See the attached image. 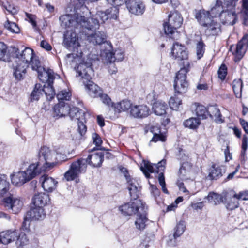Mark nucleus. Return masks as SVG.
<instances>
[{"label": "nucleus", "mask_w": 248, "mask_h": 248, "mask_svg": "<svg viewBox=\"0 0 248 248\" xmlns=\"http://www.w3.org/2000/svg\"><path fill=\"white\" fill-rule=\"evenodd\" d=\"M18 231L16 230H7L0 233V243L7 245L14 241L17 237Z\"/></svg>", "instance_id": "obj_28"}, {"label": "nucleus", "mask_w": 248, "mask_h": 248, "mask_svg": "<svg viewBox=\"0 0 248 248\" xmlns=\"http://www.w3.org/2000/svg\"><path fill=\"white\" fill-rule=\"evenodd\" d=\"M71 93L66 90H62L59 92L57 94V98L60 101H64L69 100L71 98Z\"/></svg>", "instance_id": "obj_49"}, {"label": "nucleus", "mask_w": 248, "mask_h": 248, "mask_svg": "<svg viewBox=\"0 0 248 248\" xmlns=\"http://www.w3.org/2000/svg\"><path fill=\"white\" fill-rule=\"evenodd\" d=\"M238 0H223L224 9L220 13V20L223 24L233 25L237 21L236 3Z\"/></svg>", "instance_id": "obj_5"}, {"label": "nucleus", "mask_w": 248, "mask_h": 248, "mask_svg": "<svg viewBox=\"0 0 248 248\" xmlns=\"http://www.w3.org/2000/svg\"><path fill=\"white\" fill-rule=\"evenodd\" d=\"M7 54V46L3 42H0V60L5 61Z\"/></svg>", "instance_id": "obj_51"}, {"label": "nucleus", "mask_w": 248, "mask_h": 248, "mask_svg": "<svg viewBox=\"0 0 248 248\" xmlns=\"http://www.w3.org/2000/svg\"><path fill=\"white\" fill-rule=\"evenodd\" d=\"M126 7L130 13L136 16L142 15L145 10L143 3L138 0H128L126 2Z\"/></svg>", "instance_id": "obj_17"}, {"label": "nucleus", "mask_w": 248, "mask_h": 248, "mask_svg": "<svg viewBox=\"0 0 248 248\" xmlns=\"http://www.w3.org/2000/svg\"><path fill=\"white\" fill-rule=\"evenodd\" d=\"M26 16L29 19V22L32 25L34 29H36L37 24L35 20V16L32 14L26 13Z\"/></svg>", "instance_id": "obj_62"}, {"label": "nucleus", "mask_w": 248, "mask_h": 248, "mask_svg": "<svg viewBox=\"0 0 248 248\" xmlns=\"http://www.w3.org/2000/svg\"><path fill=\"white\" fill-rule=\"evenodd\" d=\"M54 73H51L47 76L46 80L43 82H46L44 85L43 88H42V92L45 94L47 100H51L55 95V90L53 86V81L55 79Z\"/></svg>", "instance_id": "obj_16"}, {"label": "nucleus", "mask_w": 248, "mask_h": 248, "mask_svg": "<svg viewBox=\"0 0 248 248\" xmlns=\"http://www.w3.org/2000/svg\"><path fill=\"white\" fill-rule=\"evenodd\" d=\"M54 154L48 147H42L38 153V161L31 164L26 170L19 171L11 175L12 183L16 186H21L34 178L42 171L54 167L55 163L51 162Z\"/></svg>", "instance_id": "obj_1"}, {"label": "nucleus", "mask_w": 248, "mask_h": 248, "mask_svg": "<svg viewBox=\"0 0 248 248\" xmlns=\"http://www.w3.org/2000/svg\"><path fill=\"white\" fill-rule=\"evenodd\" d=\"M40 182L44 190L47 192H52L56 189L58 184V182L54 178L46 175L42 176Z\"/></svg>", "instance_id": "obj_23"}, {"label": "nucleus", "mask_w": 248, "mask_h": 248, "mask_svg": "<svg viewBox=\"0 0 248 248\" xmlns=\"http://www.w3.org/2000/svg\"><path fill=\"white\" fill-rule=\"evenodd\" d=\"M2 204L7 209L11 210L14 214L18 213L23 205L20 199L14 198L12 195L4 198L2 201Z\"/></svg>", "instance_id": "obj_12"}, {"label": "nucleus", "mask_w": 248, "mask_h": 248, "mask_svg": "<svg viewBox=\"0 0 248 248\" xmlns=\"http://www.w3.org/2000/svg\"><path fill=\"white\" fill-rule=\"evenodd\" d=\"M40 46L47 51H50L52 49L51 46L46 40H42L41 42Z\"/></svg>", "instance_id": "obj_64"}, {"label": "nucleus", "mask_w": 248, "mask_h": 248, "mask_svg": "<svg viewBox=\"0 0 248 248\" xmlns=\"http://www.w3.org/2000/svg\"><path fill=\"white\" fill-rule=\"evenodd\" d=\"M4 26L5 28L12 33H19L20 32V29L18 26L15 22L7 20L4 23Z\"/></svg>", "instance_id": "obj_45"}, {"label": "nucleus", "mask_w": 248, "mask_h": 248, "mask_svg": "<svg viewBox=\"0 0 248 248\" xmlns=\"http://www.w3.org/2000/svg\"><path fill=\"white\" fill-rule=\"evenodd\" d=\"M69 108L70 106L68 103L64 101H60L57 104L54 106L53 110L55 115L54 117L59 118L68 115Z\"/></svg>", "instance_id": "obj_27"}, {"label": "nucleus", "mask_w": 248, "mask_h": 248, "mask_svg": "<svg viewBox=\"0 0 248 248\" xmlns=\"http://www.w3.org/2000/svg\"><path fill=\"white\" fill-rule=\"evenodd\" d=\"M9 183L6 175L0 174V197L3 196L9 190Z\"/></svg>", "instance_id": "obj_36"}, {"label": "nucleus", "mask_w": 248, "mask_h": 248, "mask_svg": "<svg viewBox=\"0 0 248 248\" xmlns=\"http://www.w3.org/2000/svg\"><path fill=\"white\" fill-rule=\"evenodd\" d=\"M42 86L40 84H36L30 95V101L33 102L39 100L42 94Z\"/></svg>", "instance_id": "obj_44"}, {"label": "nucleus", "mask_w": 248, "mask_h": 248, "mask_svg": "<svg viewBox=\"0 0 248 248\" xmlns=\"http://www.w3.org/2000/svg\"><path fill=\"white\" fill-rule=\"evenodd\" d=\"M84 122H85V120L84 121H78V130L81 136L84 135L87 131V127L84 124Z\"/></svg>", "instance_id": "obj_56"}, {"label": "nucleus", "mask_w": 248, "mask_h": 248, "mask_svg": "<svg viewBox=\"0 0 248 248\" xmlns=\"http://www.w3.org/2000/svg\"><path fill=\"white\" fill-rule=\"evenodd\" d=\"M92 139L93 143L95 144L97 147L101 146L102 143V140L100 136L96 133H93L92 134Z\"/></svg>", "instance_id": "obj_57"}, {"label": "nucleus", "mask_w": 248, "mask_h": 248, "mask_svg": "<svg viewBox=\"0 0 248 248\" xmlns=\"http://www.w3.org/2000/svg\"><path fill=\"white\" fill-rule=\"evenodd\" d=\"M46 213L43 208L34 206L31 207L26 213V218L32 220H43L46 217Z\"/></svg>", "instance_id": "obj_21"}, {"label": "nucleus", "mask_w": 248, "mask_h": 248, "mask_svg": "<svg viewBox=\"0 0 248 248\" xmlns=\"http://www.w3.org/2000/svg\"><path fill=\"white\" fill-rule=\"evenodd\" d=\"M232 86L235 97L238 98H241L243 88L242 80L241 79H234L232 82Z\"/></svg>", "instance_id": "obj_39"}, {"label": "nucleus", "mask_w": 248, "mask_h": 248, "mask_svg": "<svg viewBox=\"0 0 248 248\" xmlns=\"http://www.w3.org/2000/svg\"><path fill=\"white\" fill-rule=\"evenodd\" d=\"M68 114L72 120L75 119L78 121H84L86 115L82 110L75 107L69 108Z\"/></svg>", "instance_id": "obj_32"}, {"label": "nucleus", "mask_w": 248, "mask_h": 248, "mask_svg": "<svg viewBox=\"0 0 248 248\" xmlns=\"http://www.w3.org/2000/svg\"><path fill=\"white\" fill-rule=\"evenodd\" d=\"M207 109V117L209 116L212 119L214 118L217 123L223 122V120L221 118L222 115L220 110L217 105L209 106Z\"/></svg>", "instance_id": "obj_33"}, {"label": "nucleus", "mask_w": 248, "mask_h": 248, "mask_svg": "<svg viewBox=\"0 0 248 248\" xmlns=\"http://www.w3.org/2000/svg\"><path fill=\"white\" fill-rule=\"evenodd\" d=\"M183 23V18L177 11L171 12L168 16V21L163 23L165 33L173 38L172 35Z\"/></svg>", "instance_id": "obj_7"}, {"label": "nucleus", "mask_w": 248, "mask_h": 248, "mask_svg": "<svg viewBox=\"0 0 248 248\" xmlns=\"http://www.w3.org/2000/svg\"><path fill=\"white\" fill-rule=\"evenodd\" d=\"M124 173V177L126 180L128 185L127 188L129 192L131 200H140L138 198L140 193L141 187L140 186L138 181L135 179L131 177L127 170Z\"/></svg>", "instance_id": "obj_11"}, {"label": "nucleus", "mask_w": 248, "mask_h": 248, "mask_svg": "<svg viewBox=\"0 0 248 248\" xmlns=\"http://www.w3.org/2000/svg\"><path fill=\"white\" fill-rule=\"evenodd\" d=\"M205 33L207 36L217 35L221 32L220 24L213 20L209 24L205 26Z\"/></svg>", "instance_id": "obj_30"}, {"label": "nucleus", "mask_w": 248, "mask_h": 248, "mask_svg": "<svg viewBox=\"0 0 248 248\" xmlns=\"http://www.w3.org/2000/svg\"><path fill=\"white\" fill-rule=\"evenodd\" d=\"M144 206L141 200L131 199L129 202L119 206V210L124 216H132L137 213Z\"/></svg>", "instance_id": "obj_9"}, {"label": "nucleus", "mask_w": 248, "mask_h": 248, "mask_svg": "<svg viewBox=\"0 0 248 248\" xmlns=\"http://www.w3.org/2000/svg\"><path fill=\"white\" fill-rule=\"evenodd\" d=\"M201 123L200 120L196 118H190L184 122V125L186 127L191 129H197Z\"/></svg>", "instance_id": "obj_43"}, {"label": "nucleus", "mask_w": 248, "mask_h": 248, "mask_svg": "<svg viewBox=\"0 0 248 248\" xmlns=\"http://www.w3.org/2000/svg\"><path fill=\"white\" fill-rule=\"evenodd\" d=\"M34 56L33 49L29 47L24 48L21 52L18 48H15L14 57L17 59V65L14 69V75L16 79L20 80L24 78L29 62Z\"/></svg>", "instance_id": "obj_2"}, {"label": "nucleus", "mask_w": 248, "mask_h": 248, "mask_svg": "<svg viewBox=\"0 0 248 248\" xmlns=\"http://www.w3.org/2000/svg\"><path fill=\"white\" fill-rule=\"evenodd\" d=\"M195 16L199 24L204 27L213 20L211 16L210 11H205V10L197 11Z\"/></svg>", "instance_id": "obj_26"}, {"label": "nucleus", "mask_w": 248, "mask_h": 248, "mask_svg": "<svg viewBox=\"0 0 248 248\" xmlns=\"http://www.w3.org/2000/svg\"><path fill=\"white\" fill-rule=\"evenodd\" d=\"M147 209V208L144 206L137 213V218L135 224L137 229L140 231H143L145 229L146 226V223L148 221Z\"/></svg>", "instance_id": "obj_25"}, {"label": "nucleus", "mask_w": 248, "mask_h": 248, "mask_svg": "<svg viewBox=\"0 0 248 248\" xmlns=\"http://www.w3.org/2000/svg\"><path fill=\"white\" fill-rule=\"evenodd\" d=\"M78 76L87 80L84 82L86 87L88 90L89 94L93 97H98L103 92L102 89L96 84L91 81L92 76L94 75V71L90 63H81L77 68Z\"/></svg>", "instance_id": "obj_3"}, {"label": "nucleus", "mask_w": 248, "mask_h": 248, "mask_svg": "<svg viewBox=\"0 0 248 248\" xmlns=\"http://www.w3.org/2000/svg\"><path fill=\"white\" fill-rule=\"evenodd\" d=\"M186 229L185 222L183 220H180L176 225L174 229L173 237L176 239L183 234Z\"/></svg>", "instance_id": "obj_42"}, {"label": "nucleus", "mask_w": 248, "mask_h": 248, "mask_svg": "<svg viewBox=\"0 0 248 248\" xmlns=\"http://www.w3.org/2000/svg\"><path fill=\"white\" fill-rule=\"evenodd\" d=\"M171 54L173 57L178 61H183V67L184 63L186 64L188 57V51L185 46L176 42L173 44L171 48Z\"/></svg>", "instance_id": "obj_13"}, {"label": "nucleus", "mask_w": 248, "mask_h": 248, "mask_svg": "<svg viewBox=\"0 0 248 248\" xmlns=\"http://www.w3.org/2000/svg\"><path fill=\"white\" fill-rule=\"evenodd\" d=\"M119 9L116 6L111 7L104 11H98L97 16L102 23L110 19H117L119 15Z\"/></svg>", "instance_id": "obj_18"}, {"label": "nucleus", "mask_w": 248, "mask_h": 248, "mask_svg": "<svg viewBox=\"0 0 248 248\" xmlns=\"http://www.w3.org/2000/svg\"><path fill=\"white\" fill-rule=\"evenodd\" d=\"M87 13H84L83 14L84 15V20L85 22H86V25H82V29H81V31L84 32H93V31H95L96 29H99L100 26L99 21L98 18L99 19V16H97V14H96V17L93 18L92 17L90 19H87L85 17V16L86 15Z\"/></svg>", "instance_id": "obj_20"}, {"label": "nucleus", "mask_w": 248, "mask_h": 248, "mask_svg": "<svg viewBox=\"0 0 248 248\" xmlns=\"http://www.w3.org/2000/svg\"><path fill=\"white\" fill-rule=\"evenodd\" d=\"M182 104V100L176 94L171 97L169 100V105L170 108L173 110H177Z\"/></svg>", "instance_id": "obj_46"}, {"label": "nucleus", "mask_w": 248, "mask_h": 248, "mask_svg": "<svg viewBox=\"0 0 248 248\" xmlns=\"http://www.w3.org/2000/svg\"><path fill=\"white\" fill-rule=\"evenodd\" d=\"M77 42L76 33L67 32L64 35L63 44L67 48L73 46Z\"/></svg>", "instance_id": "obj_38"}, {"label": "nucleus", "mask_w": 248, "mask_h": 248, "mask_svg": "<svg viewBox=\"0 0 248 248\" xmlns=\"http://www.w3.org/2000/svg\"><path fill=\"white\" fill-rule=\"evenodd\" d=\"M166 164V160H162L157 164H155V167L156 169V173H159L163 171L165 169V165Z\"/></svg>", "instance_id": "obj_58"}, {"label": "nucleus", "mask_w": 248, "mask_h": 248, "mask_svg": "<svg viewBox=\"0 0 248 248\" xmlns=\"http://www.w3.org/2000/svg\"><path fill=\"white\" fill-rule=\"evenodd\" d=\"M218 78L223 80L227 74V68L224 64H222L218 70Z\"/></svg>", "instance_id": "obj_53"}, {"label": "nucleus", "mask_w": 248, "mask_h": 248, "mask_svg": "<svg viewBox=\"0 0 248 248\" xmlns=\"http://www.w3.org/2000/svg\"><path fill=\"white\" fill-rule=\"evenodd\" d=\"M189 70V62H186V64L184 63V67L176 73L173 85L175 93L182 94L187 91L188 83L186 80V74Z\"/></svg>", "instance_id": "obj_6"}, {"label": "nucleus", "mask_w": 248, "mask_h": 248, "mask_svg": "<svg viewBox=\"0 0 248 248\" xmlns=\"http://www.w3.org/2000/svg\"><path fill=\"white\" fill-rule=\"evenodd\" d=\"M150 131L153 134V137L150 142H156L159 141L164 142L166 140L165 134L161 132V129L159 126L157 125L152 126Z\"/></svg>", "instance_id": "obj_31"}, {"label": "nucleus", "mask_w": 248, "mask_h": 248, "mask_svg": "<svg viewBox=\"0 0 248 248\" xmlns=\"http://www.w3.org/2000/svg\"><path fill=\"white\" fill-rule=\"evenodd\" d=\"M107 1L113 6L118 7L128 2V0H107Z\"/></svg>", "instance_id": "obj_60"}, {"label": "nucleus", "mask_w": 248, "mask_h": 248, "mask_svg": "<svg viewBox=\"0 0 248 248\" xmlns=\"http://www.w3.org/2000/svg\"><path fill=\"white\" fill-rule=\"evenodd\" d=\"M0 4L9 14H14L16 13V9L8 2L4 3L0 0Z\"/></svg>", "instance_id": "obj_52"}, {"label": "nucleus", "mask_w": 248, "mask_h": 248, "mask_svg": "<svg viewBox=\"0 0 248 248\" xmlns=\"http://www.w3.org/2000/svg\"><path fill=\"white\" fill-rule=\"evenodd\" d=\"M98 97L100 98V99L104 104H106L108 107H112L114 108V106L115 104L111 101V99L108 95L106 94H103L102 92L100 95H98Z\"/></svg>", "instance_id": "obj_50"}, {"label": "nucleus", "mask_w": 248, "mask_h": 248, "mask_svg": "<svg viewBox=\"0 0 248 248\" xmlns=\"http://www.w3.org/2000/svg\"><path fill=\"white\" fill-rule=\"evenodd\" d=\"M234 197L236 199L244 201L248 200V190L240 192L238 194H235Z\"/></svg>", "instance_id": "obj_59"}, {"label": "nucleus", "mask_w": 248, "mask_h": 248, "mask_svg": "<svg viewBox=\"0 0 248 248\" xmlns=\"http://www.w3.org/2000/svg\"><path fill=\"white\" fill-rule=\"evenodd\" d=\"M150 110L145 105H133L129 111L130 116L137 119H143L150 114Z\"/></svg>", "instance_id": "obj_15"}, {"label": "nucleus", "mask_w": 248, "mask_h": 248, "mask_svg": "<svg viewBox=\"0 0 248 248\" xmlns=\"http://www.w3.org/2000/svg\"><path fill=\"white\" fill-rule=\"evenodd\" d=\"M189 164L187 162H184L179 169V177L182 179H186L185 176H186L187 172V170L186 169V167L188 166Z\"/></svg>", "instance_id": "obj_54"}, {"label": "nucleus", "mask_w": 248, "mask_h": 248, "mask_svg": "<svg viewBox=\"0 0 248 248\" xmlns=\"http://www.w3.org/2000/svg\"><path fill=\"white\" fill-rule=\"evenodd\" d=\"M248 46V34H245L242 38L238 42L236 46L234 47L233 46L230 47V51L234 56V61L238 62L240 61L244 56Z\"/></svg>", "instance_id": "obj_10"}, {"label": "nucleus", "mask_w": 248, "mask_h": 248, "mask_svg": "<svg viewBox=\"0 0 248 248\" xmlns=\"http://www.w3.org/2000/svg\"><path fill=\"white\" fill-rule=\"evenodd\" d=\"M176 156L177 158L181 161L187 162L188 156L186 155V151L184 150L179 148Z\"/></svg>", "instance_id": "obj_55"}, {"label": "nucleus", "mask_w": 248, "mask_h": 248, "mask_svg": "<svg viewBox=\"0 0 248 248\" xmlns=\"http://www.w3.org/2000/svg\"><path fill=\"white\" fill-rule=\"evenodd\" d=\"M50 198L48 194L45 193H38L34 194L31 199L32 203L34 206L44 207L50 202Z\"/></svg>", "instance_id": "obj_24"}, {"label": "nucleus", "mask_w": 248, "mask_h": 248, "mask_svg": "<svg viewBox=\"0 0 248 248\" xmlns=\"http://www.w3.org/2000/svg\"><path fill=\"white\" fill-rule=\"evenodd\" d=\"M239 199H236L234 197V194L232 197L226 198L224 203L226 208L229 210H233L239 207V203L238 202Z\"/></svg>", "instance_id": "obj_40"}, {"label": "nucleus", "mask_w": 248, "mask_h": 248, "mask_svg": "<svg viewBox=\"0 0 248 248\" xmlns=\"http://www.w3.org/2000/svg\"><path fill=\"white\" fill-rule=\"evenodd\" d=\"M59 20L61 25L65 28H73L74 29H82V25H86L84 20V15L81 12L77 9H74L73 14H66L61 16Z\"/></svg>", "instance_id": "obj_4"}, {"label": "nucleus", "mask_w": 248, "mask_h": 248, "mask_svg": "<svg viewBox=\"0 0 248 248\" xmlns=\"http://www.w3.org/2000/svg\"><path fill=\"white\" fill-rule=\"evenodd\" d=\"M225 171V170L223 166L213 164L209 169L208 177L211 180H217L223 175Z\"/></svg>", "instance_id": "obj_29"}, {"label": "nucleus", "mask_w": 248, "mask_h": 248, "mask_svg": "<svg viewBox=\"0 0 248 248\" xmlns=\"http://www.w3.org/2000/svg\"><path fill=\"white\" fill-rule=\"evenodd\" d=\"M91 32H84L85 35L87 36V40L92 43L93 45H101L106 42V34L103 31L95 32L94 34Z\"/></svg>", "instance_id": "obj_22"}, {"label": "nucleus", "mask_w": 248, "mask_h": 248, "mask_svg": "<svg viewBox=\"0 0 248 248\" xmlns=\"http://www.w3.org/2000/svg\"><path fill=\"white\" fill-rule=\"evenodd\" d=\"M195 105L196 107L195 109L197 116L202 119H205L207 118L208 109L205 106L200 105L199 103H195Z\"/></svg>", "instance_id": "obj_41"}, {"label": "nucleus", "mask_w": 248, "mask_h": 248, "mask_svg": "<svg viewBox=\"0 0 248 248\" xmlns=\"http://www.w3.org/2000/svg\"><path fill=\"white\" fill-rule=\"evenodd\" d=\"M205 45L202 41H200L196 45V54L198 59H201L205 52Z\"/></svg>", "instance_id": "obj_47"}, {"label": "nucleus", "mask_w": 248, "mask_h": 248, "mask_svg": "<svg viewBox=\"0 0 248 248\" xmlns=\"http://www.w3.org/2000/svg\"><path fill=\"white\" fill-rule=\"evenodd\" d=\"M167 108L166 103L158 101L154 103L152 109L156 115L161 116L166 114Z\"/></svg>", "instance_id": "obj_34"}, {"label": "nucleus", "mask_w": 248, "mask_h": 248, "mask_svg": "<svg viewBox=\"0 0 248 248\" xmlns=\"http://www.w3.org/2000/svg\"><path fill=\"white\" fill-rule=\"evenodd\" d=\"M104 154L102 152H98L94 154L89 155L87 158L85 159L86 164L93 168H99L102 166L104 161Z\"/></svg>", "instance_id": "obj_19"}, {"label": "nucleus", "mask_w": 248, "mask_h": 248, "mask_svg": "<svg viewBox=\"0 0 248 248\" xmlns=\"http://www.w3.org/2000/svg\"><path fill=\"white\" fill-rule=\"evenodd\" d=\"M87 167L85 158H79L71 163L69 170L64 174V177L67 181H73L79 174L85 173Z\"/></svg>", "instance_id": "obj_8"}, {"label": "nucleus", "mask_w": 248, "mask_h": 248, "mask_svg": "<svg viewBox=\"0 0 248 248\" xmlns=\"http://www.w3.org/2000/svg\"><path fill=\"white\" fill-rule=\"evenodd\" d=\"M132 105L130 101L127 100H124L119 103L115 104L114 106V108L115 112H121L131 109Z\"/></svg>", "instance_id": "obj_35"}, {"label": "nucleus", "mask_w": 248, "mask_h": 248, "mask_svg": "<svg viewBox=\"0 0 248 248\" xmlns=\"http://www.w3.org/2000/svg\"><path fill=\"white\" fill-rule=\"evenodd\" d=\"M16 244L18 247H23L28 243V239L25 233L21 232L20 234L18 232L17 237L16 239Z\"/></svg>", "instance_id": "obj_48"}, {"label": "nucleus", "mask_w": 248, "mask_h": 248, "mask_svg": "<svg viewBox=\"0 0 248 248\" xmlns=\"http://www.w3.org/2000/svg\"><path fill=\"white\" fill-rule=\"evenodd\" d=\"M151 192L155 198H156L160 195V192L156 186L154 185H150Z\"/></svg>", "instance_id": "obj_63"}, {"label": "nucleus", "mask_w": 248, "mask_h": 248, "mask_svg": "<svg viewBox=\"0 0 248 248\" xmlns=\"http://www.w3.org/2000/svg\"><path fill=\"white\" fill-rule=\"evenodd\" d=\"M29 64L31 65L32 70L37 72L38 78L42 82L46 80L47 76L54 73L53 70L51 69L46 70L44 67L42 66L40 61L35 56L33 57L31 60L30 61Z\"/></svg>", "instance_id": "obj_14"}, {"label": "nucleus", "mask_w": 248, "mask_h": 248, "mask_svg": "<svg viewBox=\"0 0 248 248\" xmlns=\"http://www.w3.org/2000/svg\"><path fill=\"white\" fill-rule=\"evenodd\" d=\"M143 168H144V169H145L146 171H149L150 173H156V169L155 167V164L153 165L149 162L145 163Z\"/></svg>", "instance_id": "obj_61"}, {"label": "nucleus", "mask_w": 248, "mask_h": 248, "mask_svg": "<svg viewBox=\"0 0 248 248\" xmlns=\"http://www.w3.org/2000/svg\"><path fill=\"white\" fill-rule=\"evenodd\" d=\"M205 199H207L209 202L216 205L224 202L223 197L221 194L213 192H210Z\"/></svg>", "instance_id": "obj_37"}]
</instances>
